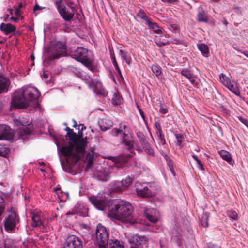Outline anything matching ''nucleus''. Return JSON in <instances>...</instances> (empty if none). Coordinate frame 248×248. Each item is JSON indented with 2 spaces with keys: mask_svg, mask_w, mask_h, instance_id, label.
Listing matches in <instances>:
<instances>
[{
  "mask_svg": "<svg viewBox=\"0 0 248 248\" xmlns=\"http://www.w3.org/2000/svg\"><path fill=\"white\" fill-rule=\"evenodd\" d=\"M19 217L16 212L11 207L7 217L4 220L5 230L7 232H11L16 228V225L19 222Z\"/></svg>",
  "mask_w": 248,
  "mask_h": 248,
  "instance_id": "8",
  "label": "nucleus"
},
{
  "mask_svg": "<svg viewBox=\"0 0 248 248\" xmlns=\"http://www.w3.org/2000/svg\"><path fill=\"white\" fill-rule=\"evenodd\" d=\"M41 95L39 91L35 87L28 86L16 91L12 97L11 105L16 108H24L31 107L37 108L38 98Z\"/></svg>",
  "mask_w": 248,
  "mask_h": 248,
  "instance_id": "1",
  "label": "nucleus"
},
{
  "mask_svg": "<svg viewBox=\"0 0 248 248\" xmlns=\"http://www.w3.org/2000/svg\"><path fill=\"white\" fill-rule=\"evenodd\" d=\"M147 237L135 235L132 237L130 241V248H142L143 245L145 244Z\"/></svg>",
  "mask_w": 248,
  "mask_h": 248,
  "instance_id": "14",
  "label": "nucleus"
},
{
  "mask_svg": "<svg viewBox=\"0 0 248 248\" xmlns=\"http://www.w3.org/2000/svg\"><path fill=\"white\" fill-rule=\"evenodd\" d=\"M120 55L124 59L126 63L130 65L131 62V58L128 52L125 50L120 49L119 51Z\"/></svg>",
  "mask_w": 248,
  "mask_h": 248,
  "instance_id": "29",
  "label": "nucleus"
},
{
  "mask_svg": "<svg viewBox=\"0 0 248 248\" xmlns=\"http://www.w3.org/2000/svg\"><path fill=\"white\" fill-rule=\"evenodd\" d=\"M87 212V208L81 203H77L71 212H69L67 214H79L82 215Z\"/></svg>",
  "mask_w": 248,
  "mask_h": 248,
  "instance_id": "21",
  "label": "nucleus"
},
{
  "mask_svg": "<svg viewBox=\"0 0 248 248\" xmlns=\"http://www.w3.org/2000/svg\"><path fill=\"white\" fill-rule=\"evenodd\" d=\"M161 1L163 2H167L170 4H175L179 2V0H161Z\"/></svg>",
  "mask_w": 248,
  "mask_h": 248,
  "instance_id": "56",
  "label": "nucleus"
},
{
  "mask_svg": "<svg viewBox=\"0 0 248 248\" xmlns=\"http://www.w3.org/2000/svg\"><path fill=\"white\" fill-rule=\"evenodd\" d=\"M226 87L235 95L238 96L240 95V92L238 87L237 83L235 81L231 80Z\"/></svg>",
  "mask_w": 248,
  "mask_h": 248,
  "instance_id": "23",
  "label": "nucleus"
},
{
  "mask_svg": "<svg viewBox=\"0 0 248 248\" xmlns=\"http://www.w3.org/2000/svg\"><path fill=\"white\" fill-rule=\"evenodd\" d=\"M141 145H142L143 149L145 150V151L146 150H147V149H149L151 147V146L150 143L148 142V141L145 142V143Z\"/></svg>",
  "mask_w": 248,
  "mask_h": 248,
  "instance_id": "58",
  "label": "nucleus"
},
{
  "mask_svg": "<svg viewBox=\"0 0 248 248\" xmlns=\"http://www.w3.org/2000/svg\"><path fill=\"white\" fill-rule=\"evenodd\" d=\"M133 178L127 176L125 179L121 181H115L111 183L112 189L113 191L120 192L125 190L132 182Z\"/></svg>",
  "mask_w": 248,
  "mask_h": 248,
  "instance_id": "11",
  "label": "nucleus"
},
{
  "mask_svg": "<svg viewBox=\"0 0 248 248\" xmlns=\"http://www.w3.org/2000/svg\"><path fill=\"white\" fill-rule=\"evenodd\" d=\"M32 220L33 221L32 224V227H36L40 226H43V227H45V226L43 224V222L42 220L41 214L33 213L32 216Z\"/></svg>",
  "mask_w": 248,
  "mask_h": 248,
  "instance_id": "24",
  "label": "nucleus"
},
{
  "mask_svg": "<svg viewBox=\"0 0 248 248\" xmlns=\"http://www.w3.org/2000/svg\"><path fill=\"white\" fill-rule=\"evenodd\" d=\"M126 150L129 151L131 154L135 155V153L133 150L134 148V140L130 141H125V142L122 143Z\"/></svg>",
  "mask_w": 248,
  "mask_h": 248,
  "instance_id": "30",
  "label": "nucleus"
},
{
  "mask_svg": "<svg viewBox=\"0 0 248 248\" xmlns=\"http://www.w3.org/2000/svg\"><path fill=\"white\" fill-rule=\"evenodd\" d=\"M159 111L162 114H166L168 112V109L165 108H163L162 106H160Z\"/></svg>",
  "mask_w": 248,
  "mask_h": 248,
  "instance_id": "59",
  "label": "nucleus"
},
{
  "mask_svg": "<svg viewBox=\"0 0 248 248\" xmlns=\"http://www.w3.org/2000/svg\"><path fill=\"white\" fill-rule=\"evenodd\" d=\"M123 132L122 130L117 128H114L112 129L110 133L114 136H117L120 133Z\"/></svg>",
  "mask_w": 248,
  "mask_h": 248,
  "instance_id": "52",
  "label": "nucleus"
},
{
  "mask_svg": "<svg viewBox=\"0 0 248 248\" xmlns=\"http://www.w3.org/2000/svg\"><path fill=\"white\" fill-rule=\"evenodd\" d=\"M5 201L2 196L0 195V216L4 212L5 209Z\"/></svg>",
  "mask_w": 248,
  "mask_h": 248,
  "instance_id": "49",
  "label": "nucleus"
},
{
  "mask_svg": "<svg viewBox=\"0 0 248 248\" xmlns=\"http://www.w3.org/2000/svg\"><path fill=\"white\" fill-rule=\"evenodd\" d=\"M97 178L99 180L106 182L109 179L110 176L108 172L105 171H100L98 172Z\"/></svg>",
  "mask_w": 248,
  "mask_h": 248,
  "instance_id": "31",
  "label": "nucleus"
},
{
  "mask_svg": "<svg viewBox=\"0 0 248 248\" xmlns=\"http://www.w3.org/2000/svg\"><path fill=\"white\" fill-rule=\"evenodd\" d=\"M89 51L84 47H78L70 52L72 58L81 63L89 70L93 71L95 67L93 62V60L89 57Z\"/></svg>",
  "mask_w": 248,
  "mask_h": 248,
  "instance_id": "5",
  "label": "nucleus"
},
{
  "mask_svg": "<svg viewBox=\"0 0 248 248\" xmlns=\"http://www.w3.org/2000/svg\"><path fill=\"white\" fill-rule=\"evenodd\" d=\"M12 137L10 127L5 124H0V140H9L11 139Z\"/></svg>",
  "mask_w": 248,
  "mask_h": 248,
  "instance_id": "15",
  "label": "nucleus"
},
{
  "mask_svg": "<svg viewBox=\"0 0 248 248\" xmlns=\"http://www.w3.org/2000/svg\"><path fill=\"white\" fill-rule=\"evenodd\" d=\"M158 140H159V143L160 144H161L163 146H165L166 145V142L165 137L163 138L158 139Z\"/></svg>",
  "mask_w": 248,
  "mask_h": 248,
  "instance_id": "61",
  "label": "nucleus"
},
{
  "mask_svg": "<svg viewBox=\"0 0 248 248\" xmlns=\"http://www.w3.org/2000/svg\"><path fill=\"white\" fill-rule=\"evenodd\" d=\"M227 215L230 219L233 220H237L238 219V214L233 210H227Z\"/></svg>",
  "mask_w": 248,
  "mask_h": 248,
  "instance_id": "38",
  "label": "nucleus"
},
{
  "mask_svg": "<svg viewBox=\"0 0 248 248\" xmlns=\"http://www.w3.org/2000/svg\"><path fill=\"white\" fill-rule=\"evenodd\" d=\"M94 159V155L93 154L88 153L86 155V161L87 162V166L90 167L92 165Z\"/></svg>",
  "mask_w": 248,
  "mask_h": 248,
  "instance_id": "41",
  "label": "nucleus"
},
{
  "mask_svg": "<svg viewBox=\"0 0 248 248\" xmlns=\"http://www.w3.org/2000/svg\"><path fill=\"white\" fill-rule=\"evenodd\" d=\"M197 47L204 56H206L209 53V47L205 44H198L197 45Z\"/></svg>",
  "mask_w": 248,
  "mask_h": 248,
  "instance_id": "28",
  "label": "nucleus"
},
{
  "mask_svg": "<svg viewBox=\"0 0 248 248\" xmlns=\"http://www.w3.org/2000/svg\"><path fill=\"white\" fill-rule=\"evenodd\" d=\"M219 155L223 160L231 163L232 161V157L229 152L225 150H221L218 152Z\"/></svg>",
  "mask_w": 248,
  "mask_h": 248,
  "instance_id": "32",
  "label": "nucleus"
},
{
  "mask_svg": "<svg viewBox=\"0 0 248 248\" xmlns=\"http://www.w3.org/2000/svg\"><path fill=\"white\" fill-rule=\"evenodd\" d=\"M210 214L208 212H204L201 220V224L202 226L208 227L209 226L208 220Z\"/></svg>",
  "mask_w": 248,
  "mask_h": 248,
  "instance_id": "33",
  "label": "nucleus"
},
{
  "mask_svg": "<svg viewBox=\"0 0 248 248\" xmlns=\"http://www.w3.org/2000/svg\"><path fill=\"white\" fill-rule=\"evenodd\" d=\"M181 74L185 77L187 79H189L192 75L191 71L189 69L184 68L181 70Z\"/></svg>",
  "mask_w": 248,
  "mask_h": 248,
  "instance_id": "46",
  "label": "nucleus"
},
{
  "mask_svg": "<svg viewBox=\"0 0 248 248\" xmlns=\"http://www.w3.org/2000/svg\"><path fill=\"white\" fill-rule=\"evenodd\" d=\"M133 140L134 139L131 135H128V134H126L125 132H122L121 143L125 142V141H130Z\"/></svg>",
  "mask_w": 248,
  "mask_h": 248,
  "instance_id": "44",
  "label": "nucleus"
},
{
  "mask_svg": "<svg viewBox=\"0 0 248 248\" xmlns=\"http://www.w3.org/2000/svg\"><path fill=\"white\" fill-rule=\"evenodd\" d=\"M15 14L16 16L17 17H20L21 15L20 10L16 8L15 11Z\"/></svg>",
  "mask_w": 248,
  "mask_h": 248,
  "instance_id": "62",
  "label": "nucleus"
},
{
  "mask_svg": "<svg viewBox=\"0 0 248 248\" xmlns=\"http://www.w3.org/2000/svg\"><path fill=\"white\" fill-rule=\"evenodd\" d=\"M108 216L112 220L131 221L133 218L131 204L123 200L111 202L108 206Z\"/></svg>",
  "mask_w": 248,
  "mask_h": 248,
  "instance_id": "2",
  "label": "nucleus"
},
{
  "mask_svg": "<svg viewBox=\"0 0 248 248\" xmlns=\"http://www.w3.org/2000/svg\"><path fill=\"white\" fill-rule=\"evenodd\" d=\"M98 124L102 131L109 129L113 125V122L108 118H103L98 121Z\"/></svg>",
  "mask_w": 248,
  "mask_h": 248,
  "instance_id": "19",
  "label": "nucleus"
},
{
  "mask_svg": "<svg viewBox=\"0 0 248 248\" xmlns=\"http://www.w3.org/2000/svg\"><path fill=\"white\" fill-rule=\"evenodd\" d=\"M140 19L144 20L146 23L148 21H149L151 19L146 16L145 13L142 10H140L136 15Z\"/></svg>",
  "mask_w": 248,
  "mask_h": 248,
  "instance_id": "39",
  "label": "nucleus"
},
{
  "mask_svg": "<svg viewBox=\"0 0 248 248\" xmlns=\"http://www.w3.org/2000/svg\"><path fill=\"white\" fill-rule=\"evenodd\" d=\"M146 24L155 33L160 34L162 32V28L159 27L156 23L153 22L151 19L148 21Z\"/></svg>",
  "mask_w": 248,
  "mask_h": 248,
  "instance_id": "25",
  "label": "nucleus"
},
{
  "mask_svg": "<svg viewBox=\"0 0 248 248\" xmlns=\"http://www.w3.org/2000/svg\"><path fill=\"white\" fill-rule=\"evenodd\" d=\"M189 81L192 84V85L196 87L198 84V78L193 75L188 79Z\"/></svg>",
  "mask_w": 248,
  "mask_h": 248,
  "instance_id": "50",
  "label": "nucleus"
},
{
  "mask_svg": "<svg viewBox=\"0 0 248 248\" xmlns=\"http://www.w3.org/2000/svg\"><path fill=\"white\" fill-rule=\"evenodd\" d=\"M95 236L99 248H107L108 244L110 248H124L122 244L118 240L110 239L109 242L108 231L100 223L96 227Z\"/></svg>",
  "mask_w": 248,
  "mask_h": 248,
  "instance_id": "4",
  "label": "nucleus"
},
{
  "mask_svg": "<svg viewBox=\"0 0 248 248\" xmlns=\"http://www.w3.org/2000/svg\"><path fill=\"white\" fill-rule=\"evenodd\" d=\"M154 126L155 128V132L162 131L161 126L158 121H155L154 123Z\"/></svg>",
  "mask_w": 248,
  "mask_h": 248,
  "instance_id": "53",
  "label": "nucleus"
},
{
  "mask_svg": "<svg viewBox=\"0 0 248 248\" xmlns=\"http://www.w3.org/2000/svg\"><path fill=\"white\" fill-rule=\"evenodd\" d=\"M121 99L122 97L120 96L119 93H114L111 100L112 103L115 106L119 105L121 103Z\"/></svg>",
  "mask_w": 248,
  "mask_h": 248,
  "instance_id": "36",
  "label": "nucleus"
},
{
  "mask_svg": "<svg viewBox=\"0 0 248 248\" xmlns=\"http://www.w3.org/2000/svg\"><path fill=\"white\" fill-rule=\"evenodd\" d=\"M197 19L199 22L207 23L208 22V16L205 11H202L197 14Z\"/></svg>",
  "mask_w": 248,
  "mask_h": 248,
  "instance_id": "34",
  "label": "nucleus"
},
{
  "mask_svg": "<svg viewBox=\"0 0 248 248\" xmlns=\"http://www.w3.org/2000/svg\"><path fill=\"white\" fill-rule=\"evenodd\" d=\"M157 212L153 208H145L144 216L148 220L152 223H156L157 221Z\"/></svg>",
  "mask_w": 248,
  "mask_h": 248,
  "instance_id": "18",
  "label": "nucleus"
},
{
  "mask_svg": "<svg viewBox=\"0 0 248 248\" xmlns=\"http://www.w3.org/2000/svg\"><path fill=\"white\" fill-rule=\"evenodd\" d=\"M78 135L76 133L74 132L73 130L69 132H67L65 138L69 140L72 142L76 141L78 139Z\"/></svg>",
  "mask_w": 248,
  "mask_h": 248,
  "instance_id": "35",
  "label": "nucleus"
},
{
  "mask_svg": "<svg viewBox=\"0 0 248 248\" xmlns=\"http://www.w3.org/2000/svg\"><path fill=\"white\" fill-rule=\"evenodd\" d=\"M133 155H134L131 154H123L120 155L115 159L116 166L118 168L123 167Z\"/></svg>",
  "mask_w": 248,
  "mask_h": 248,
  "instance_id": "16",
  "label": "nucleus"
},
{
  "mask_svg": "<svg viewBox=\"0 0 248 248\" xmlns=\"http://www.w3.org/2000/svg\"><path fill=\"white\" fill-rule=\"evenodd\" d=\"M207 248H219L217 246L212 244H209L208 245V247Z\"/></svg>",
  "mask_w": 248,
  "mask_h": 248,
  "instance_id": "64",
  "label": "nucleus"
},
{
  "mask_svg": "<svg viewBox=\"0 0 248 248\" xmlns=\"http://www.w3.org/2000/svg\"><path fill=\"white\" fill-rule=\"evenodd\" d=\"M237 118L248 128V120L240 116H238Z\"/></svg>",
  "mask_w": 248,
  "mask_h": 248,
  "instance_id": "54",
  "label": "nucleus"
},
{
  "mask_svg": "<svg viewBox=\"0 0 248 248\" xmlns=\"http://www.w3.org/2000/svg\"><path fill=\"white\" fill-rule=\"evenodd\" d=\"M10 149L9 148L0 145V156L6 157L9 155Z\"/></svg>",
  "mask_w": 248,
  "mask_h": 248,
  "instance_id": "40",
  "label": "nucleus"
},
{
  "mask_svg": "<svg viewBox=\"0 0 248 248\" xmlns=\"http://www.w3.org/2000/svg\"><path fill=\"white\" fill-rule=\"evenodd\" d=\"M0 30L5 34L7 35L15 32L16 30V28L11 23L5 24L2 23L0 25Z\"/></svg>",
  "mask_w": 248,
  "mask_h": 248,
  "instance_id": "20",
  "label": "nucleus"
},
{
  "mask_svg": "<svg viewBox=\"0 0 248 248\" xmlns=\"http://www.w3.org/2000/svg\"><path fill=\"white\" fill-rule=\"evenodd\" d=\"M94 91L97 95L106 96L108 94L107 92L102 87V85L100 83L96 84Z\"/></svg>",
  "mask_w": 248,
  "mask_h": 248,
  "instance_id": "26",
  "label": "nucleus"
},
{
  "mask_svg": "<svg viewBox=\"0 0 248 248\" xmlns=\"http://www.w3.org/2000/svg\"><path fill=\"white\" fill-rule=\"evenodd\" d=\"M66 43L65 42L58 41L54 43L50 48L49 52L51 53L48 56L49 60H53L59 58L66 51Z\"/></svg>",
  "mask_w": 248,
  "mask_h": 248,
  "instance_id": "9",
  "label": "nucleus"
},
{
  "mask_svg": "<svg viewBox=\"0 0 248 248\" xmlns=\"http://www.w3.org/2000/svg\"><path fill=\"white\" fill-rule=\"evenodd\" d=\"M83 242L80 238L75 235L69 236L66 239L63 248H83Z\"/></svg>",
  "mask_w": 248,
  "mask_h": 248,
  "instance_id": "12",
  "label": "nucleus"
},
{
  "mask_svg": "<svg viewBox=\"0 0 248 248\" xmlns=\"http://www.w3.org/2000/svg\"><path fill=\"white\" fill-rule=\"evenodd\" d=\"M110 58H111V60L112 61V62L118 72V75L119 76L120 78L121 79H123V77L121 70H120V69L119 67V65L117 63V61H116V58H115V55H114V53L113 52L110 51Z\"/></svg>",
  "mask_w": 248,
  "mask_h": 248,
  "instance_id": "27",
  "label": "nucleus"
},
{
  "mask_svg": "<svg viewBox=\"0 0 248 248\" xmlns=\"http://www.w3.org/2000/svg\"><path fill=\"white\" fill-rule=\"evenodd\" d=\"M152 72L157 76H160L162 73L161 68L158 66L153 65L152 67Z\"/></svg>",
  "mask_w": 248,
  "mask_h": 248,
  "instance_id": "47",
  "label": "nucleus"
},
{
  "mask_svg": "<svg viewBox=\"0 0 248 248\" xmlns=\"http://www.w3.org/2000/svg\"><path fill=\"white\" fill-rule=\"evenodd\" d=\"M173 41L172 42V43H173V44H182V45H183L186 46H187V43L185 42L183 40H180V39H179L174 38V39H173Z\"/></svg>",
  "mask_w": 248,
  "mask_h": 248,
  "instance_id": "51",
  "label": "nucleus"
},
{
  "mask_svg": "<svg viewBox=\"0 0 248 248\" xmlns=\"http://www.w3.org/2000/svg\"><path fill=\"white\" fill-rule=\"evenodd\" d=\"M176 138L177 139V144L180 147H182V142L184 140V136L181 134H175Z\"/></svg>",
  "mask_w": 248,
  "mask_h": 248,
  "instance_id": "48",
  "label": "nucleus"
},
{
  "mask_svg": "<svg viewBox=\"0 0 248 248\" xmlns=\"http://www.w3.org/2000/svg\"><path fill=\"white\" fill-rule=\"evenodd\" d=\"M136 189L137 194L140 197H152L157 192L158 186L155 183H151L141 188L137 185Z\"/></svg>",
  "mask_w": 248,
  "mask_h": 248,
  "instance_id": "7",
  "label": "nucleus"
},
{
  "mask_svg": "<svg viewBox=\"0 0 248 248\" xmlns=\"http://www.w3.org/2000/svg\"><path fill=\"white\" fill-rule=\"evenodd\" d=\"M55 5L61 16L65 21H71L74 16L75 7L70 6L71 10L67 9L63 0H56Z\"/></svg>",
  "mask_w": 248,
  "mask_h": 248,
  "instance_id": "6",
  "label": "nucleus"
},
{
  "mask_svg": "<svg viewBox=\"0 0 248 248\" xmlns=\"http://www.w3.org/2000/svg\"><path fill=\"white\" fill-rule=\"evenodd\" d=\"M73 143L75 144V150L78 155L84 152L87 144L86 138H81L78 140L77 139L76 141Z\"/></svg>",
  "mask_w": 248,
  "mask_h": 248,
  "instance_id": "17",
  "label": "nucleus"
},
{
  "mask_svg": "<svg viewBox=\"0 0 248 248\" xmlns=\"http://www.w3.org/2000/svg\"><path fill=\"white\" fill-rule=\"evenodd\" d=\"M136 135L141 145H142L143 144L148 141L146 136L142 132L138 131L136 133Z\"/></svg>",
  "mask_w": 248,
  "mask_h": 248,
  "instance_id": "37",
  "label": "nucleus"
},
{
  "mask_svg": "<svg viewBox=\"0 0 248 248\" xmlns=\"http://www.w3.org/2000/svg\"><path fill=\"white\" fill-rule=\"evenodd\" d=\"M54 139L58 153L65 158L66 162L69 165H74L80 159V155L75 152L74 143H66L64 137L62 135H55Z\"/></svg>",
  "mask_w": 248,
  "mask_h": 248,
  "instance_id": "3",
  "label": "nucleus"
},
{
  "mask_svg": "<svg viewBox=\"0 0 248 248\" xmlns=\"http://www.w3.org/2000/svg\"><path fill=\"white\" fill-rule=\"evenodd\" d=\"M89 201L97 209L104 211L106 209L108 210V206L111 202H108V199L106 197L96 198L95 197H90Z\"/></svg>",
  "mask_w": 248,
  "mask_h": 248,
  "instance_id": "13",
  "label": "nucleus"
},
{
  "mask_svg": "<svg viewBox=\"0 0 248 248\" xmlns=\"http://www.w3.org/2000/svg\"><path fill=\"white\" fill-rule=\"evenodd\" d=\"M163 38H166V36L161 35L160 36V38L159 39H156V41H155V43L156 45L159 46V47H162L164 46H165L167 44H169V42L168 40H164V41H161V39Z\"/></svg>",
  "mask_w": 248,
  "mask_h": 248,
  "instance_id": "43",
  "label": "nucleus"
},
{
  "mask_svg": "<svg viewBox=\"0 0 248 248\" xmlns=\"http://www.w3.org/2000/svg\"><path fill=\"white\" fill-rule=\"evenodd\" d=\"M15 124L18 126H22L19 130L22 135H29L33 131V125L27 119L19 117L18 119L15 120Z\"/></svg>",
  "mask_w": 248,
  "mask_h": 248,
  "instance_id": "10",
  "label": "nucleus"
},
{
  "mask_svg": "<svg viewBox=\"0 0 248 248\" xmlns=\"http://www.w3.org/2000/svg\"><path fill=\"white\" fill-rule=\"evenodd\" d=\"M156 134L157 136L158 140L159 139L163 138L165 137L164 134H163V131H159V132H156Z\"/></svg>",
  "mask_w": 248,
  "mask_h": 248,
  "instance_id": "60",
  "label": "nucleus"
},
{
  "mask_svg": "<svg viewBox=\"0 0 248 248\" xmlns=\"http://www.w3.org/2000/svg\"><path fill=\"white\" fill-rule=\"evenodd\" d=\"M219 78L221 82L225 86H226L231 81L229 77H227L225 75L222 73L220 74Z\"/></svg>",
  "mask_w": 248,
  "mask_h": 248,
  "instance_id": "42",
  "label": "nucleus"
},
{
  "mask_svg": "<svg viewBox=\"0 0 248 248\" xmlns=\"http://www.w3.org/2000/svg\"><path fill=\"white\" fill-rule=\"evenodd\" d=\"M138 108L139 111L140 112V114L141 118H142V119L144 121V123L145 124H146L147 123V121L146 120L145 116L144 115V113L143 111L138 106Z\"/></svg>",
  "mask_w": 248,
  "mask_h": 248,
  "instance_id": "55",
  "label": "nucleus"
},
{
  "mask_svg": "<svg viewBox=\"0 0 248 248\" xmlns=\"http://www.w3.org/2000/svg\"><path fill=\"white\" fill-rule=\"evenodd\" d=\"M42 8L41 7H40L39 5H38L37 4H36L33 8L34 11H37V10H42Z\"/></svg>",
  "mask_w": 248,
  "mask_h": 248,
  "instance_id": "63",
  "label": "nucleus"
},
{
  "mask_svg": "<svg viewBox=\"0 0 248 248\" xmlns=\"http://www.w3.org/2000/svg\"><path fill=\"white\" fill-rule=\"evenodd\" d=\"M166 162L168 168L170 170L173 176H175L176 175V173L174 169V164L172 160L170 159V160L166 161Z\"/></svg>",
  "mask_w": 248,
  "mask_h": 248,
  "instance_id": "45",
  "label": "nucleus"
},
{
  "mask_svg": "<svg viewBox=\"0 0 248 248\" xmlns=\"http://www.w3.org/2000/svg\"><path fill=\"white\" fill-rule=\"evenodd\" d=\"M145 152L150 156H154V150H153V149H152V147H151L149 149H147V150H146Z\"/></svg>",
  "mask_w": 248,
  "mask_h": 248,
  "instance_id": "57",
  "label": "nucleus"
},
{
  "mask_svg": "<svg viewBox=\"0 0 248 248\" xmlns=\"http://www.w3.org/2000/svg\"><path fill=\"white\" fill-rule=\"evenodd\" d=\"M9 84V79L3 75H0V94L7 92Z\"/></svg>",
  "mask_w": 248,
  "mask_h": 248,
  "instance_id": "22",
  "label": "nucleus"
}]
</instances>
